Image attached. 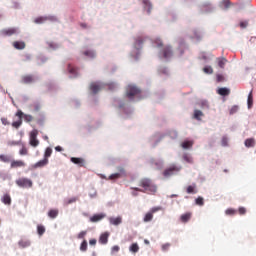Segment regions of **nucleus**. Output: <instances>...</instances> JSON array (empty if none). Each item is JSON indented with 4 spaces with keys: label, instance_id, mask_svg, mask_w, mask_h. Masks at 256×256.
Returning a JSON list of instances; mask_svg holds the SVG:
<instances>
[{
    "label": "nucleus",
    "instance_id": "nucleus-50",
    "mask_svg": "<svg viewBox=\"0 0 256 256\" xmlns=\"http://www.w3.org/2000/svg\"><path fill=\"white\" fill-rule=\"evenodd\" d=\"M228 143H229V140L227 139V137L224 136L221 140L222 147H227Z\"/></svg>",
    "mask_w": 256,
    "mask_h": 256
},
{
    "label": "nucleus",
    "instance_id": "nucleus-40",
    "mask_svg": "<svg viewBox=\"0 0 256 256\" xmlns=\"http://www.w3.org/2000/svg\"><path fill=\"white\" fill-rule=\"evenodd\" d=\"M19 155H29V150L27 149V147L22 146V148L19 151Z\"/></svg>",
    "mask_w": 256,
    "mask_h": 256
},
{
    "label": "nucleus",
    "instance_id": "nucleus-2",
    "mask_svg": "<svg viewBox=\"0 0 256 256\" xmlns=\"http://www.w3.org/2000/svg\"><path fill=\"white\" fill-rule=\"evenodd\" d=\"M181 169H182L181 166H177L173 164L164 170L163 176L166 178L172 177V175H177V173H179Z\"/></svg>",
    "mask_w": 256,
    "mask_h": 256
},
{
    "label": "nucleus",
    "instance_id": "nucleus-54",
    "mask_svg": "<svg viewBox=\"0 0 256 256\" xmlns=\"http://www.w3.org/2000/svg\"><path fill=\"white\" fill-rule=\"evenodd\" d=\"M85 235H87V231H81V232L78 234V238H79V239H85Z\"/></svg>",
    "mask_w": 256,
    "mask_h": 256
},
{
    "label": "nucleus",
    "instance_id": "nucleus-10",
    "mask_svg": "<svg viewBox=\"0 0 256 256\" xmlns=\"http://www.w3.org/2000/svg\"><path fill=\"white\" fill-rule=\"evenodd\" d=\"M22 83H24V85H31V83H35V76L31 74L22 76Z\"/></svg>",
    "mask_w": 256,
    "mask_h": 256
},
{
    "label": "nucleus",
    "instance_id": "nucleus-52",
    "mask_svg": "<svg viewBox=\"0 0 256 256\" xmlns=\"http://www.w3.org/2000/svg\"><path fill=\"white\" fill-rule=\"evenodd\" d=\"M24 115H25V114H24L23 111H21V110H18L17 113H16V117H19L20 121H21V119L24 118Z\"/></svg>",
    "mask_w": 256,
    "mask_h": 256
},
{
    "label": "nucleus",
    "instance_id": "nucleus-33",
    "mask_svg": "<svg viewBox=\"0 0 256 256\" xmlns=\"http://www.w3.org/2000/svg\"><path fill=\"white\" fill-rule=\"evenodd\" d=\"M0 161H2V163H11V157L8 155H0Z\"/></svg>",
    "mask_w": 256,
    "mask_h": 256
},
{
    "label": "nucleus",
    "instance_id": "nucleus-58",
    "mask_svg": "<svg viewBox=\"0 0 256 256\" xmlns=\"http://www.w3.org/2000/svg\"><path fill=\"white\" fill-rule=\"evenodd\" d=\"M1 122L3 125H9V120H7V118H1Z\"/></svg>",
    "mask_w": 256,
    "mask_h": 256
},
{
    "label": "nucleus",
    "instance_id": "nucleus-9",
    "mask_svg": "<svg viewBox=\"0 0 256 256\" xmlns=\"http://www.w3.org/2000/svg\"><path fill=\"white\" fill-rule=\"evenodd\" d=\"M89 89L93 93V95H97V93L100 92L101 89H103V86L99 82H92Z\"/></svg>",
    "mask_w": 256,
    "mask_h": 256
},
{
    "label": "nucleus",
    "instance_id": "nucleus-12",
    "mask_svg": "<svg viewBox=\"0 0 256 256\" xmlns=\"http://www.w3.org/2000/svg\"><path fill=\"white\" fill-rule=\"evenodd\" d=\"M191 217H193V213L186 212L180 216L181 223H189L191 221Z\"/></svg>",
    "mask_w": 256,
    "mask_h": 256
},
{
    "label": "nucleus",
    "instance_id": "nucleus-20",
    "mask_svg": "<svg viewBox=\"0 0 256 256\" xmlns=\"http://www.w3.org/2000/svg\"><path fill=\"white\" fill-rule=\"evenodd\" d=\"M19 247L25 249L26 247H31V241L22 239L18 242Z\"/></svg>",
    "mask_w": 256,
    "mask_h": 256
},
{
    "label": "nucleus",
    "instance_id": "nucleus-25",
    "mask_svg": "<svg viewBox=\"0 0 256 256\" xmlns=\"http://www.w3.org/2000/svg\"><path fill=\"white\" fill-rule=\"evenodd\" d=\"M247 105L248 109H251V107H253V90H251L248 94Z\"/></svg>",
    "mask_w": 256,
    "mask_h": 256
},
{
    "label": "nucleus",
    "instance_id": "nucleus-21",
    "mask_svg": "<svg viewBox=\"0 0 256 256\" xmlns=\"http://www.w3.org/2000/svg\"><path fill=\"white\" fill-rule=\"evenodd\" d=\"M194 142L191 140H185L184 142L181 143L182 149H191L193 147Z\"/></svg>",
    "mask_w": 256,
    "mask_h": 256
},
{
    "label": "nucleus",
    "instance_id": "nucleus-38",
    "mask_svg": "<svg viewBox=\"0 0 256 256\" xmlns=\"http://www.w3.org/2000/svg\"><path fill=\"white\" fill-rule=\"evenodd\" d=\"M204 73L207 75H213V68L211 66H206L203 68Z\"/></svg>",
    "mask_w": 256,
    "mask_h": 256
},
{
    "label": "nucleus",
    "instance_id": "nucleus-3",
    "mask_svg": "<svg viewBox=\"0 0 256 256\" xmlns=\"http://www.w3.org/2000/svg\"><path fill=\"white\" fill-rule=\"evenodd\" d=\"M37 135H39V130L37 129H34L30 132L29 145L31 147H39V139H37Z\"/></svg>",
    "mask_w": 256,
    "mask_h": 256
},
{
    "label": "nucleus",
    "instance_id": "nucleus-35",
    "mask_svg": "<svg viewBox=\"0 0 256 256\" xmlns=\"http://www.w3.org/2000/svg\"><path fill=\"white\" fill-rule=\"evenodd\" d=\"M83 55H85L86 57H90L91 59H93V57H95V51L93 50H87L83 52Z\"/></svg>",
    "mask_w": 256,
    "mask_h": 256
},
{
    "label": "nucleus",
    "instance_id": "nucleus-32",
    "mask_svg": "<svg viewBox=\"0 0 256 256\" xmlns=\"http://www.w3.org/2000/svg\"><path fill=\"white\" fill-rule=\"evenodd\" d=\"M37 233H38V235L41 237L42 235H44L45 234V226H43V225H38L37 226Z\"/></svg>",
    "mask_w": 256,
    "mask_h": 256
},
{
    "label": "nucleus",
    "instance_id": "nucleus-19",
    "mask_svg": "<svg viewBox=\"0 0 256 256\" xmlns=\"http://www.w3.org/2000/svg\"><path fill=\"white\" fill-rule=\"evenodd\" d=\"M186 192L188 195H195L197 193V186L195 184L188 186Z\"/></svg>",
    "mask_w": 256,
    "mask_h": 256
},
{
    "label": "nucleus",
    "instance_id": "nucleus-39",
    "mask_svg": "<svg viewBox=\"0 0 256 256\" xmlns=\"http://www.w3.org/2000/svg\"><path fill=\"white\" fill-rule=\"evenodd\" d=\"M68 72L71 73V75H77V69L71 64L68 65Z\"/></svg>",
    "mask_w": 256,
    "mask_h": 256
},
{
    "label": "nucleus",
    "instance_id": "nucleus-28",
    "mask_svg": "<svg viewBox=\"0 0 256 256\" xmlns=\"http://www.w3.org/2000/svg\"><path fill=\"white\" fill-rule=\"evenodd\" d=\"M198 105L201 109H209V102L207 100H200Z\"/></svg>",
    "mask_w": 256,
    "mask_h": 256
},
{
    "label": "nucleus",
    "instance_id": "nucleus-60",
    "mask_svg": "<svg viewBox=\"0 0 256 256\" xmlns=\"http://www.w3.org/2000/svg\"><path fill=\"white\" fill-rule=\"evenodd\" d=\"M157 211H159V208L155 207V208H152L150 212L153 215V213H157Z\"/></svg>",
    "mask_w": 256,
    "mask_h": 256
},
{
    "label": "nucleus",
    "instance_id": "nucleus-5",
    "mask_svg": "<svg viewBox=\"0 0 256 256\" xmlns=\"http://www.w3.org/2000/svg\"><path fill=\"white\" fill-rule=\"evenodd\" d=\"M16 185H18V187H22L23 189H27L33 187V181H31L29 178H19L16 180Z\"/></svg>",
    "mask_w": 256,
    "mask_h": 256
},
{
    "label": "nucleus",
    "instance_id": "nucleus-17",
    "mask_svg": "<svg viewBox=\"0 0 256 256\" xmlns=\"http://www.w3.org/2000/svg\"><path fill=\"white\" fill-rule=\"evenodd\" d=\"M109 221L111 223V225H121V223H123V218H121V216H118L116 218H109Z\"/></svg>",
    "mask_w": 256,
    "mask_h": 256
},
{
    "label": "nucleus",
    "instance_id": "nucleus-22",
    "mask_svg": "<svg viewBox=\"0 0 256 256\" xmlns=\"http://www.w3.org/2000/svg\"><path fill=\"white\" fill-rule=\"evenodd\" d=\"M13 47L18 50L25 49V42L15 41V42H13Z\"/></svg>",
    "mask_w": 256,
    "mask_h": 256
},
{
    "label": "nucleus",
    "instance_id": "nucleus-55",
    "mask_svg": "<svg viewBox=\"0 0 256 256\" xmlns=\"http://www.w3.org/2000/svg\"><path fill=\"white\" fill-rule=\"evenodd\" d=\"M169 247H171V244L166 243V244L162 245V250L163 251H169Z\"/></svg>",
    "mask_w": 256,
    "mask_h": 256
},
{
    "label": "nucleus",
    "instance_id": "nucleus-62",
    "mask_svg": "<svg viewBox=\"0 0 256 256\" xmlns=\"http://www.w3.org/2000/svg\"><path fill=\"white\" fill-rule=\"evenodd\" d=\"M143 3L144 5H148V7H151V3L149 2V0H144Z\"/></svg>",
    "mask_w": 256,
    "mask_h": 256
},
{
    "label": "nucleus",
    "instance_id": "nucleus-59",
    "mask_svg": "<svg viewBox=\"0 0 256 256\" xmlns=\"http://www.w3.org/2000/svg\"><path fill=\"white\" fill-rule=\"evenodd\" d=\"M89 244H90V245H97V240H96V239H91V240L89 241Z\"/></svg>",
    "mask_w": 256,
    "mask_h": 256
},
{
    "label": "nucleus",
    "instance_id": "nucleus-64",
    "mask_svg": "<svg viewBox=\"0 0 256 256\" xmlns=\"http://www.w3.org/2000/svg\"><path fill=\"white\" fill-rule=\"evenodd\" d=\"M132 195H133V197H137V195H139V194L137 193L136 190H134V191L132 192Z\"/></svg>",
    "mask_w": 256,
    "mask_h": 256
},
{
    "label": "nucleus",
    "instance_id": "nucleus-49",
    "mask_svg": "<svg viewBox=\"0 0 256 256\" xmlns=\"http://www.w3.org/2000/svg\"><path fill=\"white\" fill-rule=\"evenodd\" d=\"M222 5L226 7V9H229L231 7V1L230 0H222Z\"/></svg>",
    "mask_w": 256,
    "mask_h": 256
},
{
    "label": "nucleus",
    "instance_id": "nucleus-41",
    "mask_svg": "<svg viewBox=\"0 0 256 256\" xmlns=\"http://www.w3.org/2000/svg\"><path fill=\"white\" fill-rule=\"evenodd\" d=\"M77 197L69 198L68 200H65V205H71L72 203H77Z\"/></svg>",
    "mask_w": 256,
    "mask_h": 256
},
{
    "label": "nucleus",
    "instance_id": "nucleus-30",
    "mask_svg": "<svg viewBox=\"0 0 256 256\" xmlns=\"http://www.w3.org/2000/svg\"><path fill=\"white\" fill-rule=\"evenodd\" d=\"M129 251H131V253H138L139 252V244L133 243L130 246Z\"/></svg>",
    "mask_w": 256,
    "mask_h": 256
},
{
    "label": "nucleus",
    "instance_id": "nucleus-48",
    "mask_svg": "<svg viewBox=\"0 0 256 256\" xmlns=\"http://www.w3.org/2000/svg\"><path fill=\"white\" fill-rule=\"evenodd\" d=\"M45 21H47L45 17H38L34 20L35 23H45Z\"/></svg>",
    "mask_w": 256,
    "mask_h": 256
},
{
    "label": "nucleus",
    "instance_id": "nucleus-13",
    "mask_svg": "<svg viewBox=\"0 0 256 256\" xmlns=\"http://www.w3.org/2000/svg\"><path fill=\"white\" fill-rule=\"evenodd\" d=\"M71 162L79 167H85V159L83 158L72 157Z\"/></svg>",
    "mask_w": 256,
    "mask_h": 256
},
{
    "label": "nucleus",
    "instance_id": "nucleus-16",
    "mask_svg": "<svg viewBox=\"0 0 256 256\" xmlns=\"http://www.w3.org/2000/svg\"><path fill=\"white\" fill-rule=\"evenodd\" d=\"M105 215L104 214H95L90 218L91 223H97L101 221V219H104Z\"/></svg>",
    "mask_w": 256,
    "mask_h": 256
},
{
    "label": "nucleus",
    "instance_id": "nucleus-51",
    "mask_svg": "<svg viewBox=\"0 0 256 256\" xmlns=\"http://www.w3.org/2000/svg\"><path fill=\"white\" fill-rule=\"evenodd\" d=\"M120 249L121 248L119 246L115 245L111 248V253H119Z\"/></svg>",
    "mask_w": 256,
    "mask_h": 256
},
{
    "label": "nucleus",
    "instance_id": "nucleus-46",
    "mask_svg": "<svg viewBox=\"0 0 256 256\" xmlns=\"http://www.w3.org/2000/svg\"><path fill=\"white\" fill-rule=\"evenodd\" d=\"M80 251H87V240H84L80 245Z\"/></svg>",
    "mask_w": 256,
    "mask_h": 256
},
{
    "label": "nucleus",
    "instance_id": "nucleus-44",
    "mask_svg": "<svg viewBox=\"0 0 256 256\" xmlns=\"http://www.w3.org/2000/svg\"><path fill=\"white\" fill-rule=\"evenodd\" d=\"M237 111H239V106L234 105V106L231 107L229 113H230V115H235V113H237Z\"/></svg>",
    "mask_w": 256,
    "mask_h": 256
},
{
    "label": "nucleus",
    "instance_id": "nucleus-29",
    "mask_svg": "<svg viewBox=\"0 0 256 256\" xmlns=\"http://www.w3.org/2000/svg\"><path fill=\"white\" fill-rule=\"evenodd\" d=\"M203 117V112L201 110H194V119L197 121H201V118Z\"/></svg>",
    "mask_w": 256,
    "mask_h": 256
},
{
    "label": "nucleus",
    "instance_id": "nucleus-61",
    "mask_svg": "<svg viewBox=\"0 0 256 256\" xmlns=\"http://www.w3.org/2000/svg\"><path fill=\"white\" fill-rule=\"evenodd\" d=\"M143 43V40L141 38H138L136 40V45H141Z\"/></svg>",
    "mask_w": 256,
    "mask_h": 256
},
{
    "label": "nucleus",
    "instance_id": "nucleus-11",
    "mask_svg": "<svg viewBox=\"0 0 256 256\" xmlns=\"http://www.w3.org/2000/svg\"><path fill=\"white\" fill-rule=\"evenodd\" d=\"M25 161L23 160H13L11 161L10 167L11 169H17L19 167H25Z\"/></svg>",
    "mask_w": 256,
    "mask_h": 256
},
{
    "label": "nucleus",
    "instance_id": "nucleus-1",
    "mask_svg": "<svg viewBox=\"0 0 256 256\" xmlns=\"http://www.w3.org/2000/svg\"><path fill=\"white\" fill-rule=\"evenodd\" d=\"M139 187H131L132 191H139L140 193H147L148 195H155L157 193V185L149 178H142L139 181Z\"/></svg>",
    "mask_w": 256,
    "mask_h": 256
},
{
    "label": "nucleus",
    "instance_id": "nucleus-18",
    "mask_svg": "<svg viewBox=\"0 0 256 256\" xmlns=\"http://www.w3.org/2000/svg\"><path fill=\"white\" fill-rule=\"evenodd\" d=\"M218 95H221L222 97H227L231 93V90L229 88H219L217 90Z\"/></svg>",
    "mask_w": 256,
    "mask_h": 256
},
{
    "label": "nucleus",
    "instance_id": "nucleus-7",
    "mask_svg": "<svg viewBox=\"0 0 256 256\" xmlns=\"http://www.w3.org/2000/svg\"><path fill=\"white\" fill-rule=\"evenodd\" d=\"M141 93V90L137 88V86L129 85L126 90V95L128 99H133L136 95H139Z\"/></svg>",
    "mask_w": 256,
    "mask_h": 256
},
{
    "label": "nucleus",
    "instance_id": "nucleus-43",
    "mask_svg": "<svg viewBox=\"0 0 256 256\" xmlns=\"http://www.w3.org/2000/svg\"><path fill=\"white\" fill-rule=\"evenodd\" d=\"M23 125V120L15 121L12 123V127H15V129H19Z\"/></svg>",
    "mask_w": 256,
    "mask_h": 256
},
{
    "label": "nucleus",
    "instance_id": "nucleus-31",
    "mask_svg": "<svg viewBox=\"0 0 256 256\" xmlns=\"http://www.w3.org/2000/svg\"><path fill=\"white\" fill-rule=\"evenodd\" d=\"M53 153V149L51 147H47L44 153V159H49Z\"/></svg>",
    "mask_w": 256,
    "mask_h": 256
},
{
    "label": "nucleus",
    "instance_id": "nucleus-34",
    "mask_svg": "<svg viewBox=\"0 0 256 256\" xmlns=\"http://www.w3.org/2000/svg\"><path fill=\"white\" fill-rule=\"evenodd\" d=\"M183 159L186 163H190L193 164V157H191V155L189 154H184L183 155Z\"/></svg>",
    "mask_w": 256,
    "mask_h": 256
},
{
    "label": "nucleus",
    "instance_id": "nucleus-24",
    "mask_svg": "<svg viewBox=\"0 0 256 256\" xmlns=\"http://www.w3.org/2000/svg\"><path fill=\"white\" fill-rule=\"evenodd\" d=\"M1 201L4 203V205H11V195L4 194Z\"/></svg>",
    "mask_w": 256,
    "mask_h": 256
},
{
    "label": "nucleus",
    "instance_id": "nucleus-8",
    "mask_svg": "<svg viewBox=\"0 0 256 256\" xmlns=\"http://www.w3.org/2000/svg\"><path fill=\"white\" fill-rule=\"evenodd\" d=\"M123 176H125V168L118 167V173L111 174L108 179L110 181H117V179H121Z\"/></svg>",
    "mask_w": 256,
    "mask_h": 256
},
{
    "label": "nucleus",
    "instance_id": "nucleus-4",
    "mask_svg": "<svg viewBox=\"0 0 256 256\" xmlns=\"http://www.w3.org/2000/svg\"><path fill=\"white\" fill-rule=\"evenodd\" d=\"M159 56L163 57V59H171V57H173V49L171 46H164L159 51Z\"/></svg>",
    "mask_w": 256,
    "mask_h": 256
},
{
    "label": "nucleus",
    "instance_id": "nucleus-45",
    "mask_svg": "<svg viewBox=\"0 0 256 256\" xmlns=\"http://www.w3.org/2000/svg\"><path fill=\"white\" fill-rule=\"evenodd\" d=\"M216 81H217V83H223V81H225V76L221 75V74H217Z\"/></svg>",
    "mask_w": 256,
    "mask_h": 256
},
{
    "label": "nucleus",
    "instance_id": "nucleus-15",
    "mask_svg": "<svg viewBox=\"0 0 256 256\" xmlns=\"http://www.w3.org/2000/svg\"><path fill=\"white\" fill-rule=\"evenodd\" d=\"M49 164V159L47 158H44L40 161H38L35 165H34V168L35 169H39L41 167H45V165H48Z\"/></svg>",
    "mask_w": 256,
    "mask_h": 256
},
{
    "label": "nucleus",
    "instance_id": "nucleus-63",
    "mask_svg": "<svg viewBox=\"0 0 256 256\" xmlns=\"http://www.w3.org/2000/svg\"><path fill=\"white\" fill-rule=\"evenodd\" d=\"M55 150H56V151H63V148H61V146H56V147H55Z\"/></svg>",
    "mask_w": 256,
    "mask_h": 256
},
{
    "label": "nucleus",
    "instance_id": "nucleus-37",
    "mask_svg": "<svg viewBox=\"0 0 256 256\" xmlns=\"http://www.w3.org/2000/svg\"><path fill=\"white\" fill-rule=\"evenodd\" d=\"M195 203H196V205H199L200 207H203V205H205V201H204L203 197H201V196L196 198Z\"/></svg>",
    "mask_w": 256,
    "mask_h": 256
},
{
    "label": "nucleus",
    "instance_id": "nucleus-23",
    "mask_svg": "<svg viewBox=\"0 0 256 256\" xmlns=\"http://www.w3.org/2000/svg\"><path fill=\"white\" fill-rule=\"evenodd\" d=\"M244 144H245V147H248V148L255 147V138L246 139Z\"/></svg>",
    "mask_w": 256,
    "mask_h": 256
},
{
    "label": "nucleus",
    "instance_id": "nucleus-42",
    "mask_svg": "<svg viewBox=\"0 0 256 256\" xmlns=\"http://www.w3.org/2000/svg\"><path fill=\"white\" fill-rule=\"evenodd\" d=\"M225 214L226 215H237V210L233 209V208H228L226 211H225Z\"/></svg>",
    "mask_w": 256,
    "mask_h": 256
},
{
    "label": "nucleus",
    "instance_id": "nucleus-53",
    "mask_svg": "<svg viewBox=\"0 0 256 256\" xmlns=\"http://www.w3.org/2000/svg\"><path fill=\"white\" fill-rule=\"evenodd\" d=\"M238 213H239L240 215H245V213H247V209H245V207H240V208L238 209Z\"/></svg>",
    "mask_w": 256,
    "mask_h": 256
},
{
    "label": "nucleus",
    "instance_id": "nucleus-47",
    "mask_svg": "<svg viewBox=\"0 0 256 256\" xmlns=\"http://www.w3.org/2000/svg\"><path fill=\"white\" fill-rule=\"evenodd\" d=\"M24 121H26V123H31V121H33V117L29 114H24Z\"/></svg>",
    "mask_w": 256,
    "mask_h": 256
},
{
    "label": "nucleus",
    "instance_id": "nucleus-26",
    "mask_svg": "<svg viewBox=\"0 0 256 256\" xmlns=\"http://www.w3.org/2000/svg\"><path fill=\"white\" fill-rule=\"evenodd\" d=\"M58 215H59V210L57 209H52L48 212V217H50V219H55L57 218Z\"/></svg>",
    "mask_w": 256,
    "mask_h": 256
},
{
    "label": "nucleus",
    "instance_id": "nucleus-56",
    "mask_svg": "<svg viewBox=\"0 0 256 256\" xmlns=\"http://www.w3.org/2000/svg\"><path fill=\"white\" fill-rule=\"evenodd\" d=\"M155 44L157 45V47H163V41H161V39H156Z\"/></svg>",
    "mask_w": 256,
    "mask_h": 256
},
{
    "label": "nucleus",
    "instance_id": "nucleus-27",
    "mask_svg": "<svg viewBox=\"0 0 256 256\" xmlns=\"http://www.w3.org/2000/svg\"><path fill=\"white\" fill-rule=\"evenodd\" d=\"M144 223H149V221H153V212H147L143 219Z\"/></svg>",
    "mask_w": 256,
    "mask_h": 256
},
{
    "label": "nucleus",
    "instance_id": "nucleus-36",
    "mask_svg": "<svg viewBox=\"0 0 256 256\" xmlns=\"http://www.w3.org/2000/svg\"><path fill=\"white\" fill-rule=\"evenodd\" d=\"M225 63H227V59H225V58H219V59H218V66H219L221 69H224V68H225Z\"/></svg>",
    "mask_w": 256,
    "mask_h": 256
},
{
    "label": "nucleus",
    "instance_id": "nucleus-57",
    "mask_svg": "<svg viewBox=\"0 0 256 256\" xmlns=\"http://www.w3.org/2000/svg\"><path fill=\"white\" fill-rule=\"evenodd\" d=\"M247 25H249V23H248L247 21H245V22H240V27H241L242 29H245V27H247Z\"/></svg>",
    "mask_w": 256,
    "mask_h": 256
},
{
    "label": "nucleus",
    "instance_id": "nucleus-6",
    "mask_svg": "<svg viewBox=\"0 0 256 256\" xmlns=\"http://www.w3.org/2000/svg\"><path fill=\"white\" fill-rule=\"evenodd\" d=\"M19 33V28H5L0 31L2 37H12V35H17Z\"/></svg>",
    "mask_w": 256,
    "mask_h": 256
},
{
    "label": "nucleus",
    "instance_id": "nucleus-14",
    "mask_svg": "<svg viewBox=\"0 0 256 256\" xmlns=\"http://www.w3.org/2000/svg\"><path fill=\"white\" fill-rule=\"evenodd\" d=\"M108 242H109V233L105 232L101 234L99 238V243H101V245H107Z\"/></svg>",
    "mask_w": 256,
    "mask_h": 256
}]
</instances>
